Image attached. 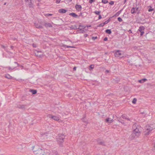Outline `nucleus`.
<instances>
[{"label":"nucleus","mask_w":155,"mask_h":155,"mask_svg":"<svg viewBox=\"0 0 155 155\" xmlns=\"http://www.w3.org/2000/svg\"><path fill=\"white\" fill-rule=\"evenodd\" d=\"M140 127L139 126L136 127L135 124L133 126V128L134 129L133 132L131 135H130L129 138L132 140L135 138H137L139 137L140 134V131L139 130Z\"/></svg>","instance_id":"1"},{"label":"nucleus","mask_w":155,"mask_h":155,"mask_svg":"<svg viewBox=\"0 0 155 155\" xmlns=\"http://www.w3.org/2000/svg\"><path fill=\"white\" fill-rule=\"evenodd\" d=\"M155 128V125L151 124L150 125H147L145 127V130L144 131V135H147L149 134L151 131Z\"/></svg>","instance_id":"2"},{"label":"nucleus","mask_w":155,"mask_h":155,"mask_svg":"<svg viewBox=\"0 0 155 155\" xmlns=\"http://www.w3.org/2000/svg\"><path fill=\"white\" fill-rule=\"evenodd\" d=\"M65 136L64 135L60 134L57 137V141L59 143H62L64 141V139Z\"/></svg>","instance_id":"3"},{"label":"nucleus","mask_w":155,"mask_h":155,"mask_svg":"<svg viewBox=\"0 0 155 155\" xmlns=\"http://www.w3.org/2000/svg\"><path fill=\"white\" fill-rule=\"evenodd\" d=\"M48 136H50L49 134L47 133H45L41 134V139L42 140H46L48 139Z\"/></svg>","instance_id":"4"},{"label":"nucleus","mask_w":155,"mask_h":155,"mask_svg":"<svg viewBox=\"0 0 155 155\" xmlns=\"http://www.w3.org/2000/svg\"><path fill=\"white\" fill-rule=\"evenodd\" d=\"M41 149V148H39V146L37 145H36L32 147V149L33 150L34 154H37L36 153V151L38 150L39 149Z\"/></svg>","instance_id":"5"},{"label":"nucleus","mask_w":155,"mask_h":155,"mask_svg":"<svg viewBox=\"0 0 155 155\" xmlns=\"http://www.w3.org/2000/svg\"><path fill=\"white\" fill-rule=\"evenodd\" d=\"M115 56L117 57H121L122 54L121 51L120 50H117L114 53Z\"/></svg>","instance_id":"6"},{"label":"nucleus","mask_w":155,"mask_h":155,"mask_svg":"<svg viewBox=\"0 0 155 155\" xmlns=\"http://www.w3.org/2000/svg\"><path fill=\"white\" fill-rule=\"evenodd\" d=\"M145 29L144 27L143 26H140L138 29V31L140 32V35L141 36L143 35V34L144 33V30Z\"/></svg>","instance_id":"7"},{"label":"nucleus","mask_w":155,"mask_h":155,"mask_svg":"<svg viewBox=\"0 0 155 155\" xmlns=\"http://www.w3.org/2000/svg\"><path fill=\"white\" fill-rule=\"evenodd\" d=\"M138 11V13H139L138 8L133 7L131 9V12L132 14H134L137 13Z\"/></svg>","instance_id":"8"},{"label":"nucleus","mask_w":155,"mask_h":155,"mask_svg":"<svg viewBox=\"0 0 155 155\" xmlns=\"http://www.w3.org/2000/svg\"><path fill=\"white\" fill-rule=\"evenodd\" d=\"M48 117L49 118H51L55 120H59V118L58 117L55 116H52L51 114H49Z\"/></svg>","instance_id":"9"},{"label":"nucleus","mask_w":155,"mask_h":155,"mask_svg":"<svg viewBox=\"0 0 155 155\" xmlns=\"http://www.w3.org/2000/svg\"><path fill=\"white\" fill-rule=\"evenodd\" d=\"M37 154H34L35 155H44L43 150L41 149H39L38 150L36 151Z\"/></svg>","instance_id":"10"},{"label":"nucleus","mask_w":155,"mask_h":155,"mask_svg":"<svg viewBox=\"0 0 155 155\" xmlns=\"http://www.w3.org/2000/svg\"><path fill=\"white\" fill-rule=\"evenodd\" d=\"M25 105H20L18 104L17 105V107L22 109H25Z\"/></svg>","instance_id":"11"},{"label":"nucleus","mask_w":155,"mask_h":155,"mask_svg":"<svg viewBox=\"0 0 155 155\" xmlns=\"http://www.w3.org/2000/svg\"><path fill=\"white\" fill-rule=\"evenodd\" d=\"M75 8L77 10H78V11H81L82 7L81 5H76L75 6Z\"/></svg>","instance_id":"12"},{"label":"nucleus","mask_w":155,"mask_h":155,"mask_svg":"<svg viewBox=\"0 0 155 155\" xmlns=\"http://www.w3.org/2000/svg\"><path fill=\"white\" fill-rule=\"evenodd\" d=\"M69 15L76 18H78V16L74 13H70L69 14Z\"/></svg>","instance_id":"13"},{"label":"nucleus","mask_w":155,"mask_h":155,"mask_svg":"<svg viewBox=\"0 0 155 155\" xmlns=\"http://www.w3.org/2000/svg\"><path fill=\"white\" fill-rule=\"evenodd\" d=\"M124 119H127L128 120L130 121L131 119L130 118H127V116L126 115L124 114L121 116Z\"/></svg>","instance_id":"14"},{"label":"nucleus","mask_w":155,"mask_h":155,"mask_svg":"<svg viewBox=\"0 0 155 155\" xmlns=\"http://www.w3.org/2000/svg\"><path fill=\"white\" fill-rule=\"evenodd\" d=\"M67 12V10L65 9H61L58 10V12L61 13H64Z\"/></svg>","instance_id":"15"},{"label":"nucleus","mask_w":155,"mask_h":155,"mask_svg":"<svg viewBox=\"0 0 155 155\" xmlns=\"http://www.w3.org/2000/svg\"><path fill=\"white\" fill-rule=\"evenodd\" d=\"M45 26L46 27H52V25H51L50 23H46L44 24Z\"/></svg>","instance_id":"16"},{"label":"nucleus","mask_w":155,"mask_h":155,"mask_svg":"<svg viewBox=\"0 0 155 155\" xmlns=\"http://www.w3.org/2000/svg\"><path fill=\"white\" fill-rule=\"evenodd\" d=\"M106 121L107 122L111 123L113 121V119H111L110 118H106Z\"/></svg>","instance_id":"17"},{"label":"nucleus","mask_w":155,"mask_h":155,"mask_svg":"<svg viewBox=\"0 0 155 155\" xmlns=\"http://www.w3.org/2000/svg\"><path fill=\"white\" fill-rule=\"evenodd\" d=\"M30 2H29L28 4L27 5L30 8H33L34 7V5L31 2V0H30Z\"/></svg>","instance_id":"18"},{"label":"nucleus","mask_w":155,"mask_h":155,"mask_svg":"<svg viewBox=\"0 0 155 155\" xmlns=\"http://www.w3.org/2000/svg\"><path fill=\"white\" fill-rule=\"evenodd\" d=\"M34 24H35V27L37 28H43V27H42V26L41 25H39L38 24L35 23Z\"/></svg>","instance_id":"19"},{"label":"nucleus","mask_w":155,"mask_h":155,"mask_svg":"<svg viewBox=\"0 0 155 155\" xmlns=\"http://www.w3.org/2000/svg\"><path fill=\"white\" fill-rule=\"evenodd\" d=\"M49 155H58L57 152L56 151L50 152L49 154Z\"/></svg>","instance_id":"20"},{"label":"nucleus","mask_w":155,"mask_h":155,"mask_svg":"<svg viewBox=\"0 0 155 155\" xmlns=\"http://www.w3.org/2000/svg\"><path fill=\"white\" fill-rule=\"evenodd\" d=\"M147 80V79L146 78L143 79L141 80H139L138 82L141 83H143Z\"/></svg>","instance_id":"21"},{"label":"nucleus","mask_w":155,"mask_h":155,"mask_svg":"<svg viewBox=\"0 0 155 155\" xmlns=\"http://www.w3.org/2000/svg\"><path fill=\"white\" fill-rule=\"evenodd\" d=\"M41 53V51H37L36 52H35V55L38 57H41V54H39L38 53Z\"/></svg>","instance_id":"22"},{"label":"nucleus","mask_w":155,"mask_h":155,"mask_svg":"<svg viewBox=\"0 0 155 155\" xmlns=\"http://www.w3.org/2000/svg\"><path fill=\"white\" fill-rule=\"evenodd\" d=\"M105 32L106 33L109 34H110L111 33V31L110 29H107L106 30Z\"/></svg>","instance_id":"23"},{"label":"nucleus","mask_w":155,"mask_h":155,"mask_svg":"<svg viewBox=\"0 0 155 155\" xmlns=\"http://www.w3.org/2000/svg\"><path fill=\"white\" fill-rule=\"evenodd\" d=\"M30 91L33 94H35L37 93V91L36 90H30Z\"/></svg>","instance_id":"24"},{"label":"nucleus","mask_w":155,"mask_h":155,"mask_svg":"<svg viewBox=\"0 0 155 155\" xmlns=\"http://www.w3.org/2000/svg\"><path fill=\"white\" fill-rule=\"evenodd\" d=\"M5 77L9 79H11L12 78V77L8 74H6Z\"/></svg>","instance_id":"25"},{"label":"nucleus","mask_w":155,"mask_h":155,"mask_svg":"<svg viewBox=\"0 0 155 155\" xmlns=\"http://www.w3.org/2000/svg\"><path fill=\"white\" fill-rule=\"evenodd\" d=\"M97 143L98 144L102 145H105L104 144V142H100L98 141H97Z\"/></svg>","instance_id":"26"},{"label":"nucleus","mask_w":155,"mask_h":155,"mask_svg":"<svg viewBox=\"0 0 155 155\" xmlns=\"http://www.w3.org/2000/svg\"><path fill=\"white\" fill-rule=\"evenodd\" d=\"M16 67H17L16 66H15L14 67H13V68H11L10 67H8V69H9V70H13Z\"/></svg>","instance_id":"27"},{"label":"nucleus","mask_w":155,"mask_h":155,"mask_svg":"<svg viewBox=\"0 0 155 155\" xmlns=\"http://www.w3.org/2000/svg\"><path fill=\"white\" fill-rule=\"evenodd\" d=\"M94 13L96 15H99L101 13V12L99 11H95L94 12Z\"/></svg>","instance_id":"28"},{"label":"nucleus","mask_w":155,"mask_h":155,"mask_svg":"<svg viewBox=\"0 0 155 155\" xmlns=\"http://www.w3.org/2000/svg\"><path fill=\"white\" fill-rule=\"evenodd\" d=\"M137 101V99L136 98H134L133 99L132 102L133 104H135L136 103Z\"/></svg>","instance_id":"29"},{"label":"nucleus","mask_w":155,"mask_h":155,"mask_svg":"<svg viewBox=\"0 0 155 155\" xmlns=\"http://www.w3.org/2000/svg\"><path fill=\"white\" fill-rule=\"evenodd\" d=\"M150 8L149 9H148V12H150L154 10L153 8H152V7L151 6H150Z\"/></svg>","instance_id":"30"},{"label":"nucleus","mask_w":155,"mask_h":155,"mask_svg":"<svg viewBox=\"0 0 155 155\" xmlns=\"http://www.w3.org/2000/svg\"><path fill=\"white\" fill-rule=\"evenodd\" d=\"M52 15L53 14H45V16L46 17L52 16Z\"/></svg>","instance_id":"31"},{"label":"nucleus","mask_w":155,"mask_h":155,"mask_svg":"<svg viewBox=\"0 0 155 155\" xmlns=\"http://www.w3.org/2000/svg\"><path fill=\"white\" fill-rule=\"evenodd\" d=\"M64 47H66V48H74V47L73 46H69L66 45H64Z\"/></svg>","instance_id":"32"},{"label":"nucleus","mask_w":155,"mask_h":155,"mask_svg":"<svg viewBox=\"0 0 155 155\" xmlns=\"http://www.w3.org/2000/svg\"><path fill=\"white\" fill-rule=\"evenodd\" d=\"M110 21V19H109L108 20L105 21L104 22V25H105V24H107Z\"/></svg>","instance_id":"33"},{"label":"nucleus","mask_w":155,"mask_h":155,"mask_svg":"<svg viewBox=\"0 0 155 155\" xmlns=\"http://www.w3.org/2000/svg\"><path fill=\"white\" fill-rule=\"evenodd\" d=\"M102 2L104 4H106L108 2V1L106 0H102Z\"/></svg>","instance_id":"34"},{"label":"nucleus","mask_w":155,"mask_h":155,"mask_svg":"<svg viewBox=\"0 0 155 155\" xmlns=\"http://www.w3.org/2000/svg\"><path fill=\"white\" fill-rule=\"evenodd\" d=\"M104 25V23H102L100 24L98 26V27H103Z\"/></svg>","instance_id":"35"},{"label":"nucleus","mask_w":155,"mask_h":155,"mask_svg":"<svg viewBox=\"0 0 155 155\" xmlns=\"http://www.w3.org/2000/svg\"><path fill=\"white\" fill-rule=\"evenodd\" d=\"M118 21L119 22H121L122 21V19L120 17H118L117 18Z\"/></svg>","instance_id":"36"},{"label":"nucleus","mask_w":155,"mask_h":155,"mask_svg":"<svg viewBox=\"0 0 155 155\" xmlns=\"http://www.w3.org/2000/svg\"><path fill=\"white\" fill-rule=\"evenodd\" d=\"M114 2L113 1H111L109 2V4L110 5H112L114 4Z\"/></svg>","instance_id":"37"},{"label":"nucleus","mask_w":155,"mask_h":155,"mask_svg":"<svg viewBox=\"0 0 155 155\" xmlns=\"http://www.w3.org/2000/svg\"><path fill=\"white\" fill-rule=\"evenodd\" d=\"M94 65H91L90 66V68L91 69H93L94 68Z\"/></svg>","instance_id":"38"},{"label":"nucleus","mask_w":155,"mask_h":155,"mask_svg":"<svg viewBox=\"0 0 155 155\" xmlns=\"http://www.w3.org/2000/svg\"><path fill=\"white\" fill-rule=\"evenodd\" d=\"M32 46L34 48H36L37 47V45L36 44H32Z\"/></svg>","instance_id":"39"},{"label":"nucleus","mask_w":155,"mask_h":155,"mask_svg":"<svg viewBox=\"0 0 155 155\" xmlns=\"http://www.w3.org/2000/svg\"><path fill=\"white\" fill-rule=\"evenodd\" d=\"M94 1V0H89V2L90 3H92Z\"/></svg>","instance_id":"40"},{"label":"nucleus","mask_w":155,"mask_h":155,"mask_svg":"<svg viewBox=\"0 0 155 155\" xmlns=\"http://www.w3.org/2000/svg\"><path fill=\"white\" fill-rule=\"evenodd\" d=\"M14 64H16L18 66H20V65L16 62H15Z\"/></svg>","instance_id":"41"},{"label":"nucleus","mask_w":155,"mask_h":155,"mask_svg":"<svg viewBox=\"0 0 155 155\" xmlns=\"http://www.w3.org/2000/svg\"><path fill=\"white\" fill-rule=\"evenodd\" d=\"M117 121H119V122L121 123L122 124H124V122H123V120L122 121H120V120H119V119H118L117 120Z\"/></svg>","instance_id":"42"},{"label":"nucleus","mask_w":155,"mask_h":155,"mask_svg":"<svg viewBox=\"0 0 155 155\" xmlns=\"http://www.w3.org/2000/svg\"><path fill=\"white\" fill-rule=\"evenodd\" d=\"M86 118H83L82 119V121L83 122H86Z\"/></svg>","instance_id":"43"},{"label":"nucleus","mask_w":155,"mask_h":155,"mask_svg":"<svg viewBox=\"0 0 155 155\" xmlns=\"http://www.w3.org/2000/svg\"><path fill=\"white\" fill-rule=\"evenodd\" d=\"M97 37H92V39H93L94 40H95V39H97Z\"/></svg>","instance_id":"44"},{"label":"nucleus","mask_w":155,"mask_h":155,"mask_svg":"<svg viewBox=\"0 0 155 155\" xmlns=\"http://www.w3.org/2000/svg\"><path fill=\"white\" fill-rule=\"evenodd\" d=\"M102 18V17H101V15H99V17H98V19H101Z\"/></svg>","instance_id":"45"},{"label":"nucleus","mask_w":155,"mask_h":155,"mask_svg":"<svg viewBox=\"0 0 155 155\" xmlns=\"http://www.w3.org/2000/svg\"><path fill=\"white\" fill-rule=\"evenodd\" d=\"M104 41H106L107 40V37H105L104 39Z\"/></svg>","instance_id":"46"},{"label":"nucleus","mask_w":155,"mask_h":155,"mask_svg":"<svg viewBox=\"0 0 155 155\" xmlns=\"http://www.w3.org/2000/svg\"><path fill=\"white\" fill-rule=\"evenodd\" d=\"M76 67H74V68H73V70H74V71H75L76 70Z\"/></svg>","instance_id":"47"},{"label":"nucleus","mask_w":155,"mask_h":155,"mask_svg":"<svg viewBox=\"0 0 155 155\" xmlns=\"http://www.w3.org/2000/svg\"><path fill=\"white\" fill-rule=\"evenodd\" d=\"M60 2V1H58V0H57L56 1V2L57 3H58Z\"/></svg>","instance_id":"48"},{"label":"nucleus","mask_w":155,"mask_h":155,"mask_svg":"<svg viewBox=\"0 0 155 155\" xmlns=\"http://www.w3.org/2000/svg\"><path fill=\"white\" fill-rule=\"evenodd\" d=\"M128 32L130 33H132V31H131V30H129V31H128Z\"/></svg>","instance_id":"49"},{"label":"nucleus","mask_w":155,"mask_h":155,"mask_svg":"<svg viewBox=\"0 0 155 155\" xmlns=\"http://www.w3.org/2000/svg\"><path fill=\"white\" fill-rule=\"evenodd\" d=\"M11 48L12 49H13L14 48V47L13 46H11Z\"/></svg>","instance_id":"50"},{"label":"nucleus","mask_w":155,"mask_h":155,"mask_svg":"<svg viewBox=\"0 0 155 155\" xmlns=\"http://www.w3.org/2000/svg\"><path fill=\"white\" fill-rule=\"evenodd\" d=\"M109 72V71H108V70H106V71H105V72H106V73H108V72Z\"/></svg>","instance_id":"51"},{"label":"nucleus","mask_w":155,"mask_h":155,"mask_svg":"<svg viewBox=\"0 0 155 155\" xmlns=\"http://www.w3.org/2000/svg\"><path fill=\"white\" fill-rule=\"evenodd\" d=\"M25 0V2H28L29 1V0Z\"/></svg>","instance_id":"52"},{"label":"nucleus","mask_w":155,"mask_h":155,"mask_svg":"<svg viewBox=\"0 0 155 155\" xmlns=\"http://www.w3.org/2000/svg\"><path fill=\"white\" fill-rule=\"evenodd\" d=\"M127 0H124V3H125L126 2Z\"/></svg>","instance_id":"53"},{"label":"nucleus","mask_w":155,"mask_h":155,"mask_svg":"<svg viewBox=\"0 0 155 155\" xmlns=\"http://www.w3.org/2000/svg\"><path fill=\"white\" fill-rule=\"evenodd\" d=\"M153 150H154V152H155V145L154 147V148L153 149Z\"/></svg>","instance_id":"54"},{"label":"nucleus","mask_w":155,"mask_h":155,"mask_svg":"<svg viewBox=\"0 0 155 155\" xmlns=\"http://www.w3.org/2000/svg\"><path fill=\"white\" fill-rule=\"evenodd\" d=\"M77 28H76V27L75 28H72L71 29H77Z\"/></svg>","instance_id":"55"},{"label":"nucleus","mask_w":155,"mask_h":155,"mask_svg":"<svg viewBox=\"0 0 155 155\" xmlns=\"http://www.w3.org/2000/svg\"><path fill=\"white\" fill-rule=\"evenodd\" d=\"M87 35L86 34L84 35L86 37Z\"/></svg>","instance_id":"56"},{"label":"nucleus","mask_w":155,"mask_h":155,"mask_svg":"<svg viewBox=\"0 0 155 155\" xmlns=\"http://www.w3.org/2000/svg\"><path fill=\"white\" fill-rule=\"evenodd\" d=\"M121 10L119 12H119V13H120L121 12Z\"/></svg>","instance_id":"57"},{"label":"nucleus","mask_w":155,"mask_h":155,"mask_svg":"<svg viewBox=\"0 0 155 155\" xmlns=\"http://www.w3.org/2000/svg\"><path fill=\"white\" fill-rule=\"evenodd\" d=\"M38 2H40L41 1V0H38Z\"/></svg>","instance_id":"58"},{"label":"nucleus","mask_w":155,"mask_h":155,"mask_svg":"<svg viewBox=\"0 0 155 155\" xmlns=\"http://www.w3.org/2000/svg\"><path fill=\"white\" fill-rule=\"evenodd\" d=\"M20 66L23 67V66H22V65H20Z\"/></svg>","instance_id":"59"},{"label":"nucleus","mask_w":155,"mask_h":155,"mask_svg":"<svg viewBox=\"0 0 155 155\" xmlns=\"http://www.w3.org/2000/svg\"><path fill=\"white\" fill-rule=\"evenodd\" d=\"M6 4V3H5L4 4V5H5V4Z\"/></svg>","instance_id":"60"}]
</instances>
